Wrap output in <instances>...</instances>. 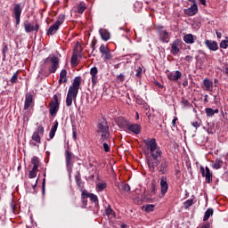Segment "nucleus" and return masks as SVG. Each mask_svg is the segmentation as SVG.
<instances>
[{
	"instance_id": "obj_47",
	"label": "nucleus",
	"mask_w": 228,
	"mask_h": 228,
	"mask_svg": "<svg viewBox=\"0 0 228 228\" xmlns=\"http://www.w3.org/2000/svg\"><path fill=\"white\" fill-rule=\"evenodd\" d=\"M32 140L34 142H37V143H40V135H39V134L34 132L33 134H32Z\"/></svg>"
},
{
	"instance_id": "obj_6",
	"label": "nucleus",
	"mask_w": 228,
	"mask_h": 228,
	"mask_svg": "<svg viewBox=\"0 0 228 228\" xmlns=\"http://www.w3.org/2000/svg\"><path fill=\"white\" fill-rule=\"evenodd\" d=\"M23 27L27 33H33V31H35V33L37 34L40 29V25L38 23H36L34 26L33 23L28 22V20H25L23 22Z\"/></svg>"
},
{
	"instance_id": "obj_32",
	"label": "nucleus",
	"mask_w": 228,
	"mask_h": 228,
	"mask_svg": "<svg viewBox=\"0 0 228 228\" xmlns=\"http://www.w3.org/2000/svg\"><path fill=\"white\" fill-rule=\"evenodd\" d=\"M75 181L77 183V186L80 191H83V183L81 182V175L77 173V175H75Z\"/></svg>"
},
{
	"instance_id": "obj_8",
	"label": "nucleus",
	"mask_w": 228,
	"mask_h": 228,
	"mask_svg": "<svg viewBox=\"0 0 228 228\" xmlns=\"http://www.w3.org/2000/svg\"><path fill=\"white\" fill-rule=\"evenodd\" d=\"M100 53L104 60H111L113 58V55H111V50H110L108 45H102L100 46Z\"/></svg>"
},
{
	"instance_id": "obj_58",
	"label": "nucleus",
	"mask_w": 228,
	"mask_h": 228,
	"mask_svg": "<svg viewBox=\"0 0 228 228\" xmlns=\"http://www.w3.org/2000/svg\"><path fill=\"white\" fill-rule=\"evenodd\" d=\"M185 61H188V63H190V61H191V60H193V57L191 55H187L185 56Z\"/></svg>"
},
{
	"instance_id": "obj_3",
	"label": "nucleus",
	"mask_w": 228,
	"mask_h": 228,
	"mask_svg": "<svg viewBox=\"0 0 228 228\" xmlns=\"http://www.w3.org/2000/svg\"><path fill=\"white\" fill-rule=\"evenodd\" d=\"M59 110H60V101L58 99V94H54L53 101H52L49 103L50 115L52 117H54V115H56V113H58Z\"/></svg>"
},
{
	"instance_id": "obj_57",
	"label": "nucleus",
	"mask_w": 228,
	"mask_h": 228,
	"mask_svg": "<svg viewBox=\"0 0 228 228\" xmlns=\"http://www.w3.org/2000/svg\"><path fill=\"white\" fill-rule=\"evenodd\" d=\"M191 126H193V127H195L196 129H199V127H200V123H199L198 121H193L191 123Z\"/></svg>"
},
{
	"instance_id": "obj_38",
	"label": "nucleus",
	"mask_w": 228,
	"mask_h": 228,
	"mask_svg": "<svg viewBox=\"0 0 228 228\" xmlns=\"http://www.w3.org/2000/svg\"><path fill=\"white\" fill-rule=\"evenodd\" d=\"M87 199H90L91 202H94L95 204L99 202V199L97 198V195L94 193L87 192Z\"/></svg>"
},
{
	"instance_id": "obj_64",
	"label": "nucleus",
	"mask_w": 228,
	"mask_h": 228,
	"mask_svg": "<svg viewBox=\"0 0 228 228\" xmlns=\"http://www.w3.org/2000/svg\"><path fill=\"white\" fill-rule=\"evenodd\" d=\"M216 35L217 38H222V32L216 31Z\"/></svg>"
},
{
	"instance_id": "obj_62",
	"label": "nucleus",
	"mask_w": 228,
	"mask_h": 228,
	"mask_svg": "<svg viewBox=\"0 0 228 228\" xmlns=\"http://www.w3.org/2000/svg\"><path fill=\"white\" fill-rule=\"evenodd\" d=\"M176 122H177V117H175L174 119L172 120V126H173V127H175Z\"/></svg>"
},
{
	"instance_id": "obj_30",
	"label": "nucleus",
	"mask_w": 228,
	"mask_h": 228,
	"mask_svg": "<svg viewBox=\"0 0 228 228\" xmlns=\"http://www.w3.org/2000/svg\"><path fill=\"white\" fill-rule=\"evenodd\" d=\"M203 85L205 86L206 92L209 91L210 88H213V81L209 80L208 78H205L203 80Z\"/></svg>"
},
{
	"instance_id": "obj_24",
	"label": "nucleus",
	"mask_w": 228,
	"mask_h": 228,
	"mask_svg": "<svg viewBox=\"0 0 228 228\" xmlns=\"http://www.w3.org/2000/svg\"><path fill=\"white\" fill-rule=\"evenodd\" d=\"M86 199H88V191L84 190L81 194L82 208H86L88 204V200Z\"/></svg>"
},
{
	"instance_id": "obj_43",
	"label": "nucleus",
	"mask_w": 228,
	"mask_h": 228,
	"mask_svg": "<svg viewBox=\"0 0 228 228\" xmlns=\"http://www.w3.org/2000/svg\"><path fill=\"white\" fill-rule=\"evenodd\" d=\"M17 79H19V71H16V72L12 75V78H11V83H12V85H15V83H17Z\"/></svg>"
},
{
	"instance_id": "obj_61",
	"label": "nucleus",
	"mask_w": 228,
	"mask_h": 228,
	"mask_svg": "<svg viewBox=\"0 0 228 228\" xmlns=\"http://www.w3.org/2000/svg\"><path fill=\"white\" fill-rule=\"evenodd\" d=\"M95 45H97V40L92 42V49H93L92 53H94V51H95Z\"/></svg>"
},
{
	"instance_id": "obj_39",
	"label": "nucleus",
	"mask_w": 228,
	"mask_h": 228,
	"mask_svg": "<svg viewBox=\"0 0 228 228\" xmlns=\"http://www.w3.org/2000/svg\"><path fill=\"white\" fill-rule=\"evenodd\" d=\"M193 200H195V196H191V199L187 200L183 203L185 209H188V208H191V206H193Z\"/></svg>"
},
{
	"instance_id": "obj_37",
	"label": "nucleus",
	"mask_w": 228,
	"mask_h": 228,
	"mask_svg": "<svg viewBox=\"0 0 228 228\" xmlns=\"http://www.w3.org/2000/svg\"><path fill=\"white\" fill-rule=\"evenodd\" d=\"M155 208H156V206H154L152 204H148V205L142 206V209H144V211L146 213H152V211H154Z\"/></svg>"
},
{
	"instance_id": "obj_35",
	"label": "nucleus",
	"mask_w": 228,
	"mask_h": 228,
	"mask_svg": "<svg viewBox=\"0 0 228 228\" xmlns=\"http://www.w3.org/2000/svg\"><path fill=\"white\" fill-rule=\"evenodd\" d=\"M108 140H110V132L101 134L100 142L102 143H105V142H108Z\"/></svg>"
},
{
	"instance_id": "obj_5",
	"label": "nucleus",
	"mask_w": 228,
	"mask_h": 228,
	"mask_svg": "<svg viewBox=\"0 0 228 228\" xmlns=\"http://www.w3.org/2000/svg\"><path fill=\"white\" fill-rule=\"evenodd\" d=\"M181 49H183V41L181 39H175L171 45L170 53L173 56H177Z\"/></svg>"
},
{
	"instance_id": "obj_29",
	"label": "nucleus",
	"mask_w": 228,
	"mask_h": 228,
	"mask_svg": "<svg viewBox=\"0 0 228 228\" xmlns=\"http://www.w3.org/2000/svg\"><path fill=\"white\" fill-rule=\"evenodd\" d=\"M205 112L207 114V117H215L216 113H219V110L216 109L213 110L211 108L205 109Z\"/></svg>"
},
{
	"instance_id": "obj_51",
	"label": "nucleus",
	"mask_w": 228,
	"mask_h": 228,
	"mask_svg": "<svg viewBox=\"0 0 228 228\" xmlns=\"http://www.w3.org/2000/svg\"><path fill=\"white\" fill-rule=\"evenodd\" d=\"M65 77H67V69H61L60 73V78L64 79Z\"/></svg>"
},
{
	"instance_id": "obj_28",
	"label": "nucleus",
	"mask_w": 228,
	"mask_h": 228,
	"mask_svg": "<svg viewBox=\"0 0 228 228\" xmlns=\"http://www.w3.org/2000/svg\"><path fill=\"white\" fill-rule=\"evenodd\" d=\"M86 10V4L85 2H80L77 4V13H83Z\"/></svg>"
},
{
	"instance_id": "obj_26",
	"label": "nucleus",
	"mask_w": 228,
	"mask_h": 228,
	"mask_svg": "<svg viewBox=\"0 0 228 228\" xmlns=\"http://www.w3.org/2000/svg\"><path fill=\"white\" fill-rule=\"evenodd\" d=\"M58 120H55L53 122V126H52V129L49 134L50 140H53V138H54V134H56V131H58Z\"/></svg>"
},
{
	"instance_id": "obj_15",
	"label": "nucleus",
	"mask_w": 228,
	"mask_h": 228,
	"mask_svg": "<svg viewBox=\"0 0 228 228\" xmlns=\"http://www.w3.org/2000/svg\"><path fill=\"white\" fill-rule=\"evenodd\" d=\"M65 158H66V167L68 168V171L70 173L72 172V165L70 164V161H72V152H70L69 150H66Z\"/></svg>"
},
{
	"instance_id": "obj_19",
	"label": "nucleus",
	"mask_w": 228,
	"mask_h": 228,
	"mask_svg": "<svg viewBox=\"0 0 228 228\" xmlns=\"http://www.w3.org/2000/svg\"><path fill=\"white\" fill-rule=\"evenodd\" d=\"M168 168V160H167V159H163L160 165L158 167V170L159 173L161 174H165L166 172H167Z\"/></svg>"
},
{
	"instance_id": "obj_13",
	"label": "nucleus",
	"mask_w": 228,
	"mask_h": 228,
	"mask_svg": "<svg viewBox=\"0 0 228 228\" xmlns=\"http://www.w3.org/2000/svg\"><path fill=\"white\" fill-rule=\"evenodd\" d=\"M184 13L189 17H193V15H197V13H199V6L197 5V3H194L188 9H184Z\"/></svg>"
},
{
	"instance_id": "obj_10",
	"label": "nucleus",
	"mask_w": 228,
	"mask_h": 228,
	"mask_svg": "<svg viewBox=\"0 0 228 228\" xmlns=\"http://www.w3.org/2000/svg\"><path fill=\"white\" fill-rule=\"evenodd\" d=\"M96 133H110V126H108V121L104 118L98 123Z\"/></svg>"
},
{
	"instance_id": "obj_18",
	"label": "nucleus",
	"mask_w": 228,
	"mask_h": 228,
	"mask_svg": "<svg viewBox=\"0 0 228 228\" xmlns=\"http://www.w3.org/2000/svg\"><path fill=\"white\" fill-rule=\"evenodd\" d=\"M33 104V94H26L25 95V102L23 110H29V107Z\"/></svg>"
},
{
	"instance_id": "obj_2",
	"label": "nucleus",
	"mask_w": 228,
	"mask_h": 228,
	"mask_svg": "<svg viewBox=\"0 0 228 228\" xmlns=\"http://www.w3.org/2000/svg\"><path fill=\"white\" fill-rule=\"evenodd\" d=\"M49 61L51 63L49 72H51V74H54V72H56V70H58L60 67V58H58L54 54H52L45 60V64L47 65Z\"/></svg>"
},
{
	"instance_id": "obj_50",
	"label": "nucleus",
	"mask_w": 228,
	"mask_h": 228,
	"mask_svg": "<svg viewBox=\"0 0 228 228\" xmlns=\"http://www.w3.org/2000/svg\"><path fill=\"white\" fill-rule=\"evenodd\" d=\"M156 183H151L150 195H156Z\"/></svg>"
},
{
	"instance_id": "obj_9",
	"label": "nucleus",
	"mask_w": 228,
	"mask_h": 228,
	"mask_svg": "<svg viewBox=\"0 0 228 228\" xmlns=\"http://www.w3.org/2000/svg\"><path fill=\"white\" fill-rule=\"evenodd\" d=\"M200 170L202 176L205 177L206 183L209 184V183L213 181V174H211L209 167H206V168L204 169V167L200 166Z\"/></svg>"
},
{
	"instance_id": "obj_60",
	"label": "nucleus",
	"mask_w": 228,
	"mask_h": 228,
	"mask_svg": "<svg viewBox=\"0 0 228 228\" xmlns=\"http://www.w3.org/2000/svg\"><path fill=\"white\" fill-rule=\"evenodd\" d=\"M154 85H155V86H158V88H163V85H161L159 82H158V81H154Z\"/></svg>"
},
{
	"instance_id": "obj_20",
	"label": "nucleus",
	"mask_w": 228,
	"mask_h": 228,
	"mask_svg": "<svg viewBox=\"0 0 228 228\" xmlns=\"http://www.w3.org/2000/svg\"><path fill=\"white\" fill-rule=\"evenodd\" d=\"M79 49H77V45L75 46L73 50V54L70 59L71 65H77V56H79Z\"/></svg>"
},
{
	"instance_id": "obj_4",
	"label": "nucleus",
	"mask_w": 228,
	"mask_h": 228,
	"mask_svg": "<svg viewBox=\"0 0 228 228\" xmlns=\"http://www.w3.org/2000/svg\"><path fill=\"white\" fill-rule=\"evenodd\" d=\"M23 6L21 4H14L13 5V14L16 21V26H19L20 24V15H22V10Z\"/></svg>"
},
{
	"instance_id": "obj_40",
	"label": "nucleus",
	"mask_w": 228,
	"mask_h": 228,
	"mask_svg": "<svg viewBox=\"0 0 228 228\" xmlns=\"http://www.w3.org/2000/svg\"><path fill=\"white\" fill-rule=\"evenodd\" d=\"M63 22H65V15L61 14L54 24H56L60 28V26H61Z\"/></svg>"
},
{
	"instance_id": "obj_14",
	"label": "nucleus",
	"mask_w": 228,
	"mask_h": 228,
	"mask_svg": "<svg viewBox=\"0 0 228 228\" xmlns=\"http://www.w3.org/2000/svg\"><path fill=\"white\" fill-rule=\"evenodd\" d=\"M167 76L170 81H177V79H181L183 73L179 70H176L175 74L172 71H167Z\"/></svg>"
},
{
	"instance_id": "obj_55",
	"label": "nucleus",
	"mask_w": 228,
	"mask_h": 228,
	"mask_svg": "<svg viewBox=\"0 0 228 228\" xmlns=\"http://www.w3.org/2000/svg\"><path fill=\"white\" fill-rule=\"evenodd\" d=\"M142 70L143 69L142 68H140V67L136 69V74H135L136 77H142Z\"/></svg>"
},
{
	"instance_id": "obj_1",
	"label": "nucleus",
	"mask_w": 228,
	"mask_h": 228,
	"mask_svg": "<svg viewBox=\"0 0 228 228\" xmlns=\"http://www.w3.org/2000/svg\"><path fill=\"white\" fill-rule=\"evenodd\" d=\"M79 86H81V77H76L67 94L66 106L69 108L72 106V101H76L77 94H79Z\"/></svg>"
},
{
	"instance_id": "obj_63",
	"label": "nucleus",
	"mask_w": 228,
	"mask_h": 228,
	"mask_svg": "<svg viewBox=\"0 0 228 228\" xmlns=\"http://www.w3.org/2000/svg\"><path fill=\"white\" fill-rule=\"evenodd\" d=\"M211 224L209 223L203 224L200 228H210Z\"/></svg>"
},
{
	"instance_id": "obj_59",
	"label": "nucleus",
	"mask_w": 228,
	"mask_h": 228,
	"mask_svg": "<svg viewBox=\"0 0 228 228\" xmlns=\"http://www.w3.org/2000/svg\"><path fill=\"white\" fill-rule=\"evenodd\" d=\"M117 79H119V81H124V79H125L124 74H119V75L117 77Z\"/></svg>"
},
{
	"instance_id": "obj_36",
	"label": "nucleus",
	"mask_w": 228,
	"mask_h": 228,
	"mask_svg": "<svg viewBox=\"0 0 228 228\" xmlns=\"http://www.w3.org/2000/svg\"><path fill=\"white\" fill-rule=\"evenodd\" d=\"M119 190H123V191H131V186H129V183H121L118 184Z\"/></svg>"
},
{
	"instance_id": "obj_11",
	"label": "nucleus",
	"mask_w": 228,
	"mask_h": 228,
	"mask_svg": "<svg viewBox=\"0 0 228 228\" xmlns=\"http://www.w3.org/2000/svg\"><path fill=\"white\" fill-rule=\"evenodd\" d=\"M143 142L147 146V149L150 151V152L158 150V142H156L155 138L144 140Z\"/></svg>"
},
{
	"instance_id": "obj_45",
	"label": "nucleus",
	"mask_w": 228,
	"mask_h": 228,
	"mask_svg": "<svg viewBox=\"0 0 228 228\" xmlns=\"http://www.w3.org/2000/svg\"><path fill=\"white\" fill-rule=\"evenodd\" d=\"M34 133H37L40 136H44V126H38Z\"/></svg>"
},
{
	"instance_id": "obj_27",
	"label": "nucleus",
	"mask_w": 228,
	"mask_h": 228,
	"mask_svg": "<svg viewBox=\"0 0 228 228\" xmlns=\"http://www.w3.org/2000/svg\"><path fill=\"white\" fill-rule=\"evenodd\" d=\"M183 42H185V44H195V38L192 34H186L183 37Z\"/></svg>"
},
{
	"instance_id": "obj_48",
	"label": "nucleus",
	"mask_w": 228,
	"mask_h": 228,
	"mask_svg": "<svg viewBox=\"0 0 228 228\" xmlns=\"http://www.w3.org/2000/svg\"><path fill=\"white\" fill-rule=\"evenodd\" d=\"M114 213L115 212L113 211L111 207L109 205L108 208L105 209V215H107V216H110V215H113Z\"/></svg>"
},
{
	"instance_id": "obj_25",
	"label": "nucleus",
	"mask_w": 228,
	"mask_h": 228,
	"mask_svg": "<svg viewBox=\"0 0 228 228\" xmlns=\"http://www.w3.org/2000/svg\"><path fill=\"white\" fill-rule=\"evenodd\" d=\"M224 167V160L220 159H216L213 163H212V167L215 168V170H218Z\"/></svg>"
},
{
	"instance_id": "obj_21",
	"label": "nucleus",
	"mask_w": 228,
	"mask_h": 228,
	"mask_svg": "<svg viewBox=\"0 0 228 228\" xmlns=\"http://www.w3.org/2000/svg\"><path fill=\"white\" fill-rule=\"evenodd\" d=\"M159 35L161 42H163L164 44H168V32H167V30L159 29Z\"/></svg>"
},
{
	"instance_id": "obj_12",
	"label": "nucleus",
	"mask_w": 228,
	"mask_h": 228,
	"mask_svg": "<svg viewBox=\"0 0 228 228\" xmlns=\"http://www.w3.org/2000/svg\"><path fill=\"white\" fill-rule=\"evenodd\" d=\"M146 163L149 167V169L151 171V172H156V167H158L160 163V160L159 159H146Z\"/></svg>"
},
{
	"instance_id": "obj_41",
	"label": "nucleus",
	"mask_w": 228,
	"mask_h": 228,
	"mask_svg": "<svg viewBox=\"0 0 228 228\" xmlns=\"http://www.w3.org/2000/svg\"><path fill=\"white\" fill-rule=\"evenodd\" d=\"M6 53H8V45L4 43L3 44V51H2L3 61H6Z\"/></svg>"
},
{
	"instance_id": "obj_16",
	"label": "nucleus",
	"mask_w": 228,
	"mask_h": 228,
	"mask_svg": "<svg viewBox=\"0 0 228 228\" xmlns=\"http://www.w3.org/2000/svg\"><path fill=\"white\" fill-rule=\"evenodd\" d=\"M205 45L209 51H218V43H216V41L207 39L205 41Z\"/></svg>"
},
{
	"instance_id": "obj_34",
	"label": "nucleus",
	"mask_w": 228,
	"mask_h": 228,
	"mask_svg": "<svg viewBox=\"0 0 228 228\" xmlns=\"http://www.w3.org/2000/svg\"><path fill=\"white\" fill-rule=\"evenodd\" d=\"M31 164L33 165L32 168L38 169V167H40V159H38V157L34 156L31 159Z\"/></svg>"
},
{
	"instance_id": "obj_33",
	"label": "nucleus",
	"mask_w": 228,
	"mask_h": 228,
	"mask_svg": "<svg viewBox=\"0 0 228 228\" xmlns=\"http://www.w3.org/2000/svg\"><path fill=\"white\" fill-rule=\"evenodd\" d=\"M161 154L162 152H161V150L159 149H157L153 151H150V155L151 156V159H159L161 158Z\"/></svg>"
},
{
	"instance_id": "obj_53",
	"label": "nucleus",
	"mask_w": 228,
	"mask_h": 228,
	"mask_svg": "<svg viewBox=\"0 0 228 228\" xmlns=\"http://www.w3.org/2000/svg\"><path fill=\"white\" fill-rule=\"evenodd\" d=\"M97 188L99 191H102V190L106 189V183H97Z\"/></svg>"
},
{
	"instance_id": "obj_46",
	"label": "nucleus",
	"mask_w": 228,
	"mask_h": 228,
	"mask_svg": "<svg viewBox=\"0 0 228 228\" xmlns=\"http://www.w3.org/2000/svg\"><path fill=\"white\" fill-rule=\"evenodd\" d=\"M181 104H183V108H190V106H191V103L184 98H182Z\"/></svg>"
},
{
	"instance_id": "obj_42",
	"label": "nucleus",
	"mask_w": 228,
	"mask_h": 228,
	"mask_svg": "<svg viewBox=\"0 0 228 228\" xmlns=\"http://www.w3.org/2000/svg\"><path fill=\"white\" fill-rule=\"evenodd\" d=\"M37 172H38V169L32 167V170L28 173L29 179H35L37 177Z\"/></svg>"
},
{
	"instance_id": "obj_49",
	"label": "nucleus",
	"mask_w": 228,
	"mask_h": 228,
	"mask_svg": "<svg viewBox=\"0 0 228 228\" xmlns=\"http://www.w3.org/2000/svg\"><path fill=\"white\" fill-rule=\"evenodd\" d=\"M98 77L97 75H92V85L93 86H95L98 82Z\"/></svg>"
},
{
	"instance_id": "obj_54",
	"label": "nucleus",
	"mask_w": 228,
	"mask_h": 228,
	"mask_svg": "<svg viewBox=\"0 0 228 228\" xmlns=\"http://www.w3.org/2000/svg\"><path fill=\"white\" fill-rule=\"evenodd\" d=\"M103 151L105 152H110V145H108V142H103Z\"/></svg>"
},
{
	"instance_id": "obj_17",
	"label": "nucleus",
	"mask_w": 228,
	"mask_h": 228,
	"mask_svg": "<svg viewBox=\"0 0 228 228\" xmlns=\"http://www.w3.org/2000/svg\"><path fill=\"white\" fill-rule=\"evenodd\" d=\"M160 191L162 195H165L168 191V183L167 182V177L162 176L160 178Z\"/></svg>"
},
{
	"instance_id": "obj_23",
	"label": "nucleus",
	"mask_w": 228,
	"mask_h": 228,
	"mask_svg": "<svg viewBox=\"0 0 228 228\" xmlns=\"http://www.w3.org/2000/svg\"><path fill=\"white\" fill-rule=\"evenodd\" d=\"M101 38L104 40V42H108V40L110 39V32L107 29L104 28H100L99 30Z\"/></svg>"
},
{
	"instance_id": "obj_44",
	"label": "nucleus",
	"mask_w": 228,
	"mask_h": 228,
	"mask_svg": "<svg viewBox=\"0 0 228 228\" xmlns=\"http://www.w3.org/2000/svg\"><path fill=\"white\" fill-rule=\"evenodd\" d=\"M221 49H227L228 46V37H226V39L222 40L219 44Z\"/></svg>"
},
{
	"instance_id": "obj_56",
	"label": "nucleus",
	"mask_w": 228,
	"mask_h": 228,
	"mask_svg": "<svg viewBox=\"0 0 228 228\" xmlns=\"http://www.w3.org/2000/svg\"><path fill=\"white\" fill-rule=\"evenodd\" d=\"M42 193L43 195L45 194V178H44L42 182Z\"/></svg>"
},
{
	"instance_id": "obj_22",
	"label": "nucleus",
	"mask_w": 228,
	"mask_h": 228,
	"mask_svg": "<svg viewBox=\"0 0 228 228\" xmlns=\"http://www.w3.org/2000/svg\"><path fill=\"white\" fill-rule=\"evenodd\" d=\"M58 29H60L59 25H56V23H54L53 25H52L46 31V35L47 37H51L53 35H56V32L58 31Z\"/></svg>"
},
{
	"instance_id": "obj_52",
	"label": "nucleus",
	"mask_w": 228,
	"mask_h": 228,
	"mask_svg": "<svg viewBox=\"0 0 228 228\" xmlns=\"http://www.w3.org/2000/svg\"><path fill=\"white\" fill-rule=\"evenodd\" d=\"M99 72V70L97 69V67H94L91 69L90 70V74L91 76H97V73Z\"/></svg>"
},
{
	"instance_id": "obj_31",
	"label": "nucleus",
	"mask_w": 228,
	"mask_h": 228,
	"mask_svg": "<svg viewBox=\"0 0 228 228\" xmlns=\"http://www.w3.org/2000/svg\"><path fill=\"white\" fill-rule=\"evenodd\" d=\"M213 213H215L213 208H208L205 212L203 222H208V220H209V216H213Z\"/></svg>"
},
{
	"instance_id": "obj_7",
	"label": "nucleus",
	"mask_w": 228,
	"mask_h": 228,
	"mask_svg": "<svg viewBox=\"0 0 228 228\" xmlns=\"http://www.w3.org/2000/svg\"><path fill=\"white\" fill-rule=\"evenodd\" d=\"M125 126L127 131L134 133V134H140L142 133V126L139 124H129V121H125Z\"/></svg>"
}]
</instances>
